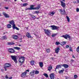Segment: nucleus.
<instances>
[{"mask_svg":"<svg viewBox=\"0 0 79 79\" xmlns=\"http://www.w3.org/2000/svg\"><path fill=\"white\" fill-rule=\"evenodd\" d=\"M11 57L12 58V60H13L15 63H18V61H17V57L16 56H11Z\"/></svg>","mask_w":79,"mask_h":79,"instance_id":"f257e3e1","label":"nucleus"},{"mask_svg":"<svg viewBox=\"0 0 79 79\" xmlns=\"http://www.w3.org/2000/svg\"><path fill=\"white\" fill-rule=\"evenodd\" d=\"M44 31L45 34H46L47 36H50V31L49 30L44 29Z\"/></svg>","mask_w":79,"mask_h":79,"instance_id":"f03ea898","label":"nucleus"},{"mask_svg":"<svg viewBox=\"0 0 79 79\" xmlns=\"http://www.w3.org/2000/svg\"><path fill=\"white\" fill-rule=\"evenodd\" d=\"M19 63H24V57L23 56L20 57L19 59Z\"/></svg>","mask_w":79,"mask_h":79,"instance_id":"7ed1b4c3","label":"nucleus"},{"mask_svg":"<svg viewBox=\"0 0 79 79\" xmlns=\"http://www.w3.org/2000/svg\"><path fill=\"white\" fill-rule=\"evenodd\" d=\"M59 11L61 15H64L66 14V11H65V10L59 9Z\"/></svg>","mask_w":79,"mask_h":79,"instance_id":"20e7f679","label":"nucleus"},{"mask_svg":"<svg viewBox=\"0 0 79 79\" xmlns=\"http://www.w3.org/2000/svg\"><path fill=\"white\" fill-rule=\"evenodd\" d=\"M49 27L52 28V30H57V29H58L59 28V27H58L55 25L51 26H49Z\"/></svg>","mask_w":79,"mask_h":79,"instance_id":"39448f33","label":"nucleus"},{"mask_svg":"<svg viewBox=\"0 0 79 79\" xmlns=\"http://www.w3.org/2000/svg\"><path fill=\"white\" fill-rule=\"evenodd\" d=\"M62 37H64L65 39H68V38L69 39L71 38V36L68 34H66L65 35H63Z\"/></svg>","mask_w":79,"mask_h":79,"instance_id":"423d86ee","label":"nucleus"},{"mask_svg":"<svg viewBox=\"0 0 79 79\" xmlns=\"http://www.w3.org/2000/svg\"><path fill=\"white\" fill-rule=\"evenodd\" d=\"M10 64L8 63L5 64L4 68L5 69V70L6 71V68H8V67H10Z\"/></svg>","mask_w":79,"mask_h":79,"instance_id":"0eeeda50","label":"nucleus"},{"mask_svg":"<svg viewBox=\"0 0 79 79\" xmlns=\"http://www.w3.org/2000/svg\"><path fill=\"white\" fill-rule=\"evenodd\" d=\"M26 74H27V72H23L21 75V77L23 78L25 77L26 76Z\"/></svg>","mask_w":79,"mask_h":79,"instance_id":"6e6552de","label":"nucleus"},{"mask_svg":"<svg viewBox=\"0 0 79 79\" xmlns=\"http://www.w3.org/2000/svg\"><path fill=\"white\" fill-rule=\"evenodd\" d=\"M49 77L51 79H55V75L54 73H51L49 75Z\"/></svg>","mask_w":79,"mask_h":79,"instance_id":"1a4fd4ad","label":"nucleus"},{"mask_svg":"<svg viewBox=\"0 0 79 79\" xmlns=\"http://www.w3.org/2000/svg\"><path fill=\"white\" fill-rule=\"evenodd\" d=\"M61 2V6L63 7V8H65V6H66V4L64 2H63L62 1H60Z\"/></svg>","mask_w":79,"mask_h":79,"instance_id":"9d476101","label":"nucleus"},{"mask_svg":"<svg viewBox=\"0 0 79 79\" xmlns=\"http://www.w3.org/2000/svg\"><path fill=\"white\" fill-rule=\"evenodd\" d=\"M34 5H31L30 6V8H27V9L28 10H35V8H34Z\"/></svg>","mask_w":79,"mask_h":79,"instance_id":"9b49d317","label":"nucleus"},{"mask_svg":"<svg viewBox=\"0 0 79 79\" xmlns=\"http://www.w3.org/2000/svg\"><path fill=\"white\" fill-rule=\"evenodd\" d=\"M60 50V48H59L57 47L56 49H55V52L56 53H58L59 51Z\"/></svg>","mask_w":79,"mask_h":79,"instance_id":"f8f14e48","label":"nucleus"},{"mask_svg":"<svg viewBox=\"0 0 79 79\" xmlns=\"http://www.w3.org/2000/svg\"><path fill=\"white\" fill-rule=\"evenodd\" d=\"M26 36H27V37L28 38H32V37L31 36V35L28 32H27V34Z\"/></svg>","mask_w":79,"mask_h":79,"instance_id":"ddd939ff","label":"nucleus"},{"mask_svg":"<svg viewBox=\"0 0 79 79\" xmlns=\"http://www.w3.org/2000/svg\"><path fill=\"white\" fill-rule=\"evenodd\" d=\"M53 68H52V65H50L48 66V71H49L50 72V71Z\"/></svg>","mask_w":79,"mask_h":79,"instance_id":"4468645a","label":"nucleus"},{"mask_svg":"<svg viewBox=\"0 0 79 79\" xmlns=\"http://www.w3.org/2000/svg\"><path fill=\"white\" fill-rule=\"evenodd\" d=\"M12 27L13 29H15L16 30H18V31H19V30L18 27H16V25H14L13 26H12Z\"/></svg>","mask_w":79,"mask_h":79,"instance_id":"2eb2a0df","label":"nucleus"},{"mask_svg":"<svg viewBox=\"0 0 79 79\" xmlns=\"http://www.w3.org/2000/svg\"><path fill=\"white\" fill-rule=\"evenodd\" d=\"M62 66H63V67H64V68L65 69H66V68H68V67H69V65H68L66 64H64L62 65Z\"/></svg>","mask_w":79,"mask_h":79,"instance_id":"dca6fc26","label":"nucleus"},{"mask_svg":"<svg viewBox=\"0 0 79 79\" xmlns=\"http://www.w3.org/2000/svg\"><path fill=\"white\" fill-rule=\"evenodd\" d=\"M7 39V37H6V36H4L2 37L1 40H6Z\"/></svg>","mask_w":79,"mask_h":79,"instance_id":"f3484780","label":"nucleus"},{"mask_svg":"<svg viewBox=\"0 0 79 79\" xmlns=\"http://www.w3.org/2000/svg\"><path fill=\"white\" fill-rule=\"evenodd\" d=\"M35 62V61L33 60H31V61H30V63L31 65V66H33Z\"/></svg>","mask_w":79,"mask_h":79,"instance_id":"a211bd4d","label":"nucleus"},{"mask_svg":"<svg viewBox=\"0 0 79 79\" xmlns=\"http://www.w3.org/2000/svg\"><path fill=\"white\" fill-rule=\"evenodd\" d=\"M13 38L15 40H17L18 39V36L17 35H13Z\"/></svg>","mask_w":79,"mask_h":79,"instance_id":"6ab92c4d","label":"nucleus"},{"mask_svg":"<svg viewBox=\"0 0 79 79\" xmlns=\"http://www.w3.org/2000/svg\"><path fill=\"white\" fill-rule=\"evenodd\" d=\"M31 17L33 19V20H34L36 18L35 16L34 15H30Z\"/></svg>","mask_w":79,"mask_h":79,"instance_id":"aec40b11","label":"nucleus"},{"mask_svg":"<svg viewBox=\"0 0 79 79\" xmlns=\"http://www.w3.org/2000/svg\"><path fill=\"white\" fill-rule=\"evenodd\" d=\"M34 73H35V70H33V71L31 72L30 73V76H34Z\"/></svg>","mask_w":79,"mask_h":79,"instance_id":"412c9836","label":"nucleus"},{"mask_svg":"<svg viewBox=\"0 0 79 79\" xmlns=\"http://www.w3.org/2000/svg\"><path fill=\"white\" fill-rule=\"evenodd\" d=\"M10 24H11V25H13V26H14V25H15V22H14V20H12V21H10Z\"/></svg>","mask_w":79,"mask_h":79,"instance_id":"4be33fe9","label":"nucleus"},{"mask_svg":"<svg viewBox=\"0 0 79 79\" xmlns=\"http://www.w3.org/2000/svg\"><path fill=\"white\" fill-rule=\"evenodd\" d=\"M3 15H4L6 18H9L8 15L6 14L5 13L3 12Z\"/></svg>","mask_w":79,"mask_h":79,"instance_id":"5701e85b","label":"nucleus"},{"mask_svg":"<svg viewBox=\"0 0 79 79\" xmlns=\"http://www.w3.org/2000/svg\"><path fill=\"white\" fill-rule=\"evenodd\" d=\"M62 66V64H60L59 65H57L56 66V68L55 69V70H56V69H59V68H61V66Z\"/></svg>","mask_w":79,"mask_h":79,"instance_id":"b1692460","label":"nucleus"},{"mask_svg":"<svg viewBox=\"0 0 79 79\" xmlns=\"http://www.w3.org/2000/svg\"><path fill=\"white\" fill-rule=\"evenodd\" d=\"M14 49H15V50H19L21 49V48L19 47H14Z\"/></svg>","mask_w":79,"mask_h":79,"instance_id":"393cba45","label":"nucleus"},{"mask_svg":"<svg viewBox=\"0 0 79 79\" xmlns=\"http://www.w3.org/2000/svg\"><path fill=\"white\" fill-rule=\"evenodd\" d=\"M46 51L47 53H50V48L46 49Z\"/></svg>","mask_w":79,"mask_h":79,"instance_id":"a878e982","label":"nucleus"},{"mask_svg":"<svg viewBox=\"0 0 79 79\" xmlns=\"http://www.w3.org/2000/svg\"><path fill=\"white\" fill-rule=\"evenodd\" d=\"M40 66L41 67V68H42L43 67V63L42 62H40L39 63Z\"/></svg>","mask_w":79,"mask_h":79,"instance_id":"bb28decb","label":"nucleus"},{"mask_svg":"<svg viewBox=\"0 0 79 79\" xmlns=\"http://www.w3.org/2000/svg\"><path fill=\"white\" fill-rule=\"evenodd\" d=\"M23 5L22 6H26L27 5H28V4L27 3H24L22 4Z\"/></svg>","mask_w":79,"mask_h":79,"instance_id":"cd10ccee","label":"nucleus"},{"mask_svg":"<svg viewBox=\"0 0 79 79\" xmlns=\"http://www.w3.org/2000/svg\"><path fill=\"white\" fill-rule=\"evenodd\" d=\"M55 12L52 11L50 13V15H51V16H52V15H55Z\"/></svg>","mask_w":79,"mask_h":79,"instance_id":"c85d7f7f","label":"nucleus"},{"mask_svg":"<svg viewBox=\"0 0 79 79\" xmlns=\"http://www.w3.org/2000/svg\"><path fill=\"white\" fill-rule=\"evenodd\" d=\"M10 50H11V51H10V53H15V51L14 49H12V48H10Z\"/></svg>","mask_w":79,"mask_h":79,"instance_id":"c756f323","label":"nucleus"},{"mask_svg":"<svg viewBox=\"0 0 79 79\" xmlns=\"http://www.w3.org/2000/svg\"><path fill=\"white\" fill-rule=\"evenodd\" d=\"M66 43L65 42H63L61 43L60 44L61 45H65Z\"/></svg>","mask_w":79,"mask_h":79,"instance_id":"7c9ffc66","label":"nucleus"},{"mask_svg":"<svg viewBox=\"0 0 79 79\" xmlns=\"http://www.w3.org/2000/svg\"><path fill=\"white\" fill-rule=\"evenodd\" d=\"M66 18H67V21L69 23V21H70V20L69 19V17L68 16H66Z\"/></svg>","mask_w":79,"mask_h":79,"instance_id":"2f4dec72","label":"nucleus"},{"mask_svg":"<svg viewBox=\"0 0 79 79\" xmlns=\"http://www.w3.org/2000/svg\"><path fill=\"white\" fill-rule=\"evenodd\" d=\"M43 75H44L45 77H48V74L47 73H44Z\"/></svg>","mask_w":79,"mask_h":79,"instance_id":"473e14b6","label":"nucleus"},{"mask_svg":"<svg viewBox=\"0 0 79 79\" xmlns=\"http://www.w3.org/2000/svg\"><path fill=\"white\" fill-rule=\"evenodd\" d=\"M35 74H38L39 73V72L37 70H36L35 72Z\"/></svg>","mask_w":79,"mask_h":79,"instance_id":"72a5a7b5","label":"nucleus"},{"mask_svg":"<svg viewBox=\"0 0 79 79\" xmlns=\"http://www.w3.org/2000/svg\"><path fill=\"white\" fill-rule=\"evenodd\" d=\"M34 13L35 14H38L39 13V11L38 10L35 11L34 12Z\"/></svg>","mask_w":79,"mask_h":79,"instance_id":"f704fd0d","label":"nucleus"},{"mask_svg":"<svg viewBox=\"0 0 79 79\" xmlns=\"http://www.w3.org/2000/svg\"><path fill=\"white\" fill-rule=\"evenodd\" d=\"M69 50L70 52H73V49H72V47L71 46L69 47Z\"/></svg>","mask_w":79,"mask_h":79,"instance_id":"c9c22d12","label":"nucleus"},{"mask_svg":"<svg viewBox=\"0 0 79 79\" xmlns=\"http://www.w3.org/2000/svg\"><path fill=\"white\" fill-rule=\"evenodd\" d=\"M64 72V70H61L59 71V73H63Z\"/></svg>","mask_w":79,"mask_h":79,"instance_id":"e433bc0d","label":"nucleus"},{"mask_svg":"<svg viewBox=\"0 0 79 79\" xmlns=\"http://www.w3.org/2000/svg\"><path fill=\"white\" fill-rule=\"evenodd\" d=\"M56 34H52V37H54L55 36H56Z\"/></svg>","mask_w":79,"mask_h":79,"instance_id":"4c0bfd02","label":"nucleus"},{"mask_svg":"<svg viewBox=\"0 0 79 79\" xmlns=\"http://www.w3.org/2000/svg\"><path fill=\"white\" fill-rule=\"evenodd\" d=\"M56 44L57 45H59L60 44V42H56Z\"/></svg>","mask_w":79,"mask_h":79,"instance_id":"58836bf2","label":"nucleus"},{"mask_svg":"<svg viewBox=\"0 0 79 79\" xmlns=\"http://www.w3.org/2000/svg\"><path fill=\"white\" fill-rule=\"evenodd\" d=\"M7 28H10V24H8L7 25Z\"/></svg>","mask_w":79,"mask_h":79,"instance_id":"ea45409f","label":"nucleus"},{"mask_svg":"<svg viewBox=\"0 0 79 79\" xmlns=\"http://www.w3.org/2000/svg\"><path fill=\"white\" fill-rule=\"evenodd\" d=\"M77 52H79V46L77 47Z\"/></svg>","mask_w":79,"mask_h":79,"instance_id":"a19ab883","label":"nucleus"},{"mask_svg":"<svg viewBox=\"0 0 79 79\" xmlns=\"http://www.w3.org/2000/svg\"><path fill=\"white\" fill-rule=\"evenodd\" d=\"M66 48H69V45H67L65 46Z\"/></svg>","mask_w":79,"mask_h":79,"instance_id":"79ce46f5","label":"nucleus"},{"mask_svg":"<svg viewBox=\"0 0 79 79\" xmlns=\"http://www.w3.org/2000/svg\"><path fill=\"white\" fill-rule=\"evenodd\" d=\"M77 77V76L76 75H74V78L76 79Z\"/></svg>","mask_w":79,"mask_h":79,"instance_id":"37998d69","label":"nucleus"},{"mask_svg":"<svg viewBox=\"0 0 79 79\" xmlns=\"http://www.w3.org/2000/svg\"><path fill=\"white\" fill-rule=\"evenodd\" d=\"M76 11H77V12H79V8H77Z\"/></svg>","mask_w":79,"mask_h":79,"instance_id":"c03bdc74","label":"nucleus"},{"mask_svg":"<svg viewBox=\"0 0 79 79\" xmlns=\"http://www.w3.org/2000/svg\"><path fill=\"white\" fill-rule=\"evenodd\" d=\"M35 10H39V7H35Z\"/></svg>","mask_w":79,"mask_h":79,"instance_id":"a18cd8bd","label":"nucleus"},{"mask_svg":"<svg viewBox=\"0 0 79 79\" xmlns=\"http://www.w3.org/2000/svg\"><path fill=\"white\" fill-rule=\"evenodd\" d=\"M5 78H6V79H8V78H9V77H8V76L7 75H6V76H5Z\"/></svg>","mask_w":79,"mask_h":79,"instance_id":"49530a36","label":"nucleus"},{"mask_svg":"<svg viewBox=\"0 0 79 79\" xmlns=\"http://www.w3.org/2000/svg\"><path fill=\"white\" fill-rule=\"evenodd\" d=\"M10 45H15V43L13 42H10Z\"/></svg>","mask_w":79,"mask_h":79,"instance_id":"de8ad7c7","label":"nucleus"},{"mask_svg":"<svg viewBox=\"0 0 79 79\" xmlns=\"http://www.w3.org/2000/svg\"><path fill=\"white\" fill-rule=\"evenodd\" d=\"M71 63H73V62L74 61V60H73L72 59V60H71Z\"/></svg>","mask_w":79,"mask_h":79,"instance_id":"09e8293b","label":"nucleus"},{"mask_svg":"<svg viewBox=\"0 0 79 79\" xmlns=\"http://www.w3.org/2000/svg\"><path fill=\"white\" fill-rule=\"evenodd\" d=\"M37 6H38V8H40V5H38Z\"/></svg>","mask_w":79,"mask_h":79,"instance_id":"8fccbe9b","label":"nucleus"},{"mask_svg":"<svg viewBox=\"0 0 79 79\" xmlns=\"http://www.w3.org/2000/svg\"><path fill=\"white\" fill-rule=\"evenodd\" d=\"M8 52H9V53H10V48H9L8 49Z\"/></svg>","mask_w":79,"mask_h":79,"instance_id":"3c124183","label":"nucleus"},{"mask_svg":"<svg viewBox=\"0 0 79 79\" xmlns=\"http://www.w3.org/2000/svg\"><path fill=\"white\" fill-rule=\"evenodd\" d=\"M29 72V69L26 70L25 72Z\"/></svg>","mask_w":79,"mask_h":79,"instance_id":"603ef678","label":"nucleus"},{"mask_svg":"<svg viewBox=\"0 0 79 79\" xmlns=\"http://www.w3.org/2000/svg\"><path fill=\"white\" fill-rule=\"evenodd\" d=\"M5 8L6 10H8V7H5Z\"/></svg>","mask_w":79,"mask_h":79,"instance_id":"864d4df0","label":"nucleus"},{"mask_svg":"<svg viewBox=\"0 0 79 79\" xmlns=\"http://www.w3.org/2000/svg\"><path fill=\"white\" fill-rule=\"evenodd\" d=\"M21 63V64H20V66H22V65L23 64V63Z\"/></svg>","mask_w":79,"mask_h":79,"instance_id":"5fc2aeb1","label":"nucleus"},{"mask_svg":"<svg viewBox=\"0 0 79 79\" xmlns=\"http://www.w3.org/2000/svg\"><path fill=\"white\" fill-rule=\"evenodd\" d=\"M72 57L73 58H75V56H74V55Z\"/></svg>","mask_w":79,"mask_h":79,"instance_id":"6e6d98bb","label":"nucleus"},{"mask_svg":"<svg viewBox=\"0 0 79 79\" xmlns=\"http://www.w3.org/2000/svg\"><path fill=\"white\" fill-rule=\"evenodd\" d=\"M76 3V1H74L73 2V3Z\"/></svg>","mask_w":79,"mask_h":79,"instance_id":"4d7b16f0","label":"nucleus"},{"mask_svg":"<svg viewBox=\"0 0 79 79\" xmlns=\"http://www.w3.org/2000/svg\"><path fill=\"white\" fill-rule=\"evenodd\" d=\"M18 35H21V34L20 33H18Z\"/></svg>","mask_w":79,"mask_h":79,"instance_id":"13d9d810","label":"nucleus"},{"mask_svg":"<svg viewBox=\"0 0 79 79\" xmlns=\"http://www.w3.org/2000/svg\"><path fill=\"white\" fill-rule=\"evenodd\" d=\"M8 45H10V42L8 43Z\"/></svg>","mask_w":79,"mask_h":79,"instance_id":"bf43d9fd","label":"nucleus"},{"mask_svg":"<svg viewBox=\"0 0 79 79\" xmlns=\"http://www.w3.org/2000/svg\"><path fill=\"white\" fill-rule=\"evenodd\" d=\"M2 16V14H0V16Z\"/></svg>","mask_w":79,"mask_h":79,"instance_id":"052dcab7","label":"nucleus"},{"mask_svg":"<svg viewBox=\"0 0 79 79\" xmlns=\"http://www.w3.org/2000/svg\"><path fill=\"white\" fill-rule=\"evenodd\" d=\"M77 2H78V3H79V0L77 1Z\"/></svg>","mask_w":79,"mask_h":79,"instance_id":"680f3d73","label":"nucleus"},{"mask_svg":"<svg viewBox=\"0 0 79 79\" xmlns=\"http://www.w3.org/2000/svg\"><path fill=\"white\" fill-rule=\"evenodd\" d=\"M10 28H11V25H10Z\"/></svg>","mask_w":79,"mask_h":79,"instance_id":"e2e57ef3","label":"nucleus"},{"mask_svg":"<svg viewBox=\"0 0 79 79\" xmlns=\"http://www.w3.org/2000/svg\"><path fill=\"white\" fill-rule=\"evenodd\" d=\"M5 33H6L5 32H4V33H3L4 34H5Z\"/></svg>","mask_w":79,"mask_h":79,"instance_id":"0e129e2a","label":"nucleus"},{"mask_svg":"<svg viewBox=\"0 0 79 79\" xmlns=\"http://www.w3.org/2000/svg\"><path fill=\"white\" fill-rule=\"evenodd\" d=\"M12 78L11 77H10V79H11Z\"/></svg>","mask_w":79,"mask_h":79,"instance_id":"69168bd1","label":"nucleus"},{"mask_svg":"<svg viewBox=\"0 0 79 79\" xmlns=\"http://www.w3.org/2000/svg\"><path fill=\"white\" fill-rule=\"evenodd\" d=\"M19 46H21V45H19Z\"/></svg>","mask_w":79,"mask_h":79,"instance_id":"338daca9","label":"nucleus"},{"mask_svg":"<svg viewBox=\"0 0 79 79\" xmlns=\"http://www.w3.org/2000/svg\"><path fill=\"white\" fill-rule=\"evenodd\" d=\"M9 23L10 24V21H9Z\"/></svg>","mask_w":79,"mask_h":79,"instance_id":"774afa93","label":"nucleus"}]
</instances>
